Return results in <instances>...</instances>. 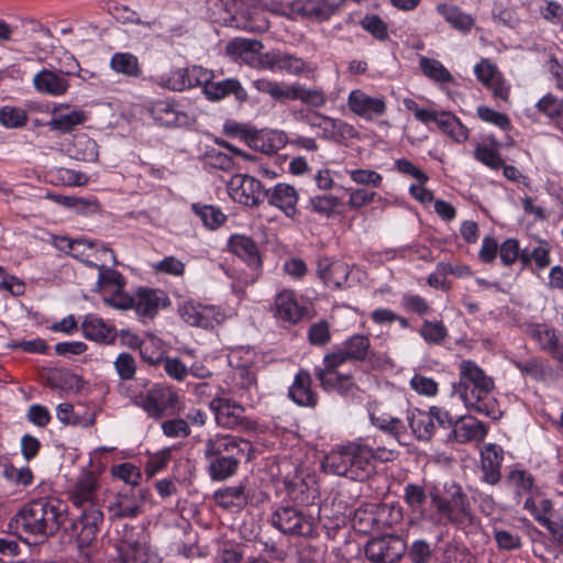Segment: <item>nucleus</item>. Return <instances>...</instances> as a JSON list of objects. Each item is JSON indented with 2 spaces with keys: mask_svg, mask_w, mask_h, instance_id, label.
<instances>
[{
  "mask_svg": "<svg viewBox=\"0 0 563 563\" xmlns=\"http://www.w3.org/2000/svg\"><path fill=\"white\" fill-rule=\"evenodd\" d=\"M394 450L378 446L376 449L361 442H349L334 446L322 462L327 473L363 482L374 472V461L389 462L397 457Z\"/></svg>",
  "mask_w": 563,
  "mask_h": 563,
  "instance_id": "nucleus-1",
  "label": "nucleus"
},
{
  "mask_svg": "<svg viewBox=\"0 0 563 563\" xmlns=\"http://www.w3.org/2000/svg\"><path fill=\"white\" fill-rule=\"evenodd\" d=\"M433 514H424L426 522L439 527L452 525L465 534H475L481 529V520L474 514L467 495L455 482H445L442 490L433 488L429 493Z\"/></svg>",
  "mask_w": 563,
  "mask_h": 563,
  "instance_id": "nucleus-2",
  "label": "nucleus"
},
{
  "mask_svg": "<svg viewBox=\"0 0 563 563\" xmlns=\"http://www.w3.org/2000/svg\"><path fill=\"white\" fill-rule=\"evenodd\" d=\"M433 514H424L426 522L439 527L452 525L465 534H475L481 529V520L474 514L467 495L455 482H445L442 490L433 488L429 493Z\"/></svg>",
  "mask_w": 563,
  "mask_h": 563,
  "instance_id": "nucleus-3",
  "label": "nucleus"
},
{
  "mask_svg": "<svg viewBox=\"0 0 563 563\" xmlns=\"http://www.w3.org/2000/svg\"><path fill=\"white\" fill-rule=\"evenodd\" d=\"M495 382L486 375L477 363L463 360L459 364V382L452 386V394L457 396L467 410L497 419L500 409L494 396Z\"/></svg>",
  "mask_w": 563,
  "mask_h": 563,
  "instance_id": "nucleus-4",
  "label": "nucleus"
},
{
  "mask_svg": "<svg viewBox=\"0 0 563 563\" xmlns=\"http://www.w3.org/2000/svg\"><path fill=\"white\" fill-rule=\"evenodd\" d=\"M67 520V505L58 498H38L25 504L11 519L16 533L47 538Z\"/></svg>",
  "mask_w": 563,
  "mask_h": 563,
  "instance_id": "nucleus-5",
  "label": "nucleus"
},
{
  "mask_svg": "<svg viewBox=\"0 0 563 563\" xmlns=\"http://www.w3.org/2000/svg\"><path fill=\"white\" fill-rule=\"evenodd\" d=\"M98 482L92 473L82 474L69 490V499L73 505L81 509L76 528L80 545L89 544L96 539L100 525L103 521V514L96 503Z\"/></svg>",
  "mask_w": 563,
  "mask_h": 563,
  "instance_id": "nucleus-6",
  "label": "nucleus"
},
{
  "mask_svg": "<svg viewBox=\"0 0 563 563\" xmlns=\"http://www.w3.org/2000/svg\"><path fill=\"white\" fill-rule=\"evenodd\" d=\"M249 442L229 434H214L205 442L203 457L208 462V474L212 481L222 482L238 472Z\"/></svg>",
  "mask_w": 563,
  "mask_h": 563,
  "instance_id": "nucleus-7",
  "label": "nucleus"
},
{
  "mask_svg": "<svg viewBox=\"0 0 563 563\" xmlns=\"http://www.w3.org/2000/svg\"><path fill=\"white\" fill-rule=\"evenodd\" d=\"M271 523L287 536L313 538L318 534L314 517L294 506L277 507L271 516Z\"/></svg>",
  "mask_w": 563,
  "mask_h": 563,
  "instance_id": "nucleus-8",
  "label": "nucleus"
},
{
  "mask_svg": "<svg viewBox=\"0 0 563 563\" xmlns=\"http://www.w3.org/2000/svg\"><path fill=\"white\" fill-rule=\"evenodd\" d=\"M407 421L412 433L418 440L429 441L438 428H451L453 424V417L448 410L438 406H432L429 410H421L418 408L408 410Z\"/></svg>",
  "mask_w": 563,
  "mask_h": 563,
  "instance_id": "nucleus-9",
  "label": "nucleus"
},
{
  "mask_svg": "<svg viewBox=\"0 0 563 563\" xmlns=\"http://www.w3.org/2000/svg\"><path fill=\"white\" fill-rule=\"evenodd\" d=\"M147 112L156 123L167 128L189 126L195 121L192 110L174 98L154 101Z\"/></svg>",
  "mask_w": 563,
  "mask_h": 563,
  "instance_id": "nucleus-10",
  "label": "nucleus"
},
{
  "mask_svg": "<svg viewBox=\"0 0 563 563\" xmlns=\"http://www.w3.org/2000/svg\"><path fill=\"white\" fill-rule=\"evenodd\" d=\"M180 397L177 391L167 385L156 384L135 398V404L151 418L158 419L172 409L178 408Z\"/></svg>",
  "mask_w": 563,
  "mask_h": 563,
  "instance_id": "nucleus-11",
  "label": "nucleus"
},
{
  "mask_svg": "<svg viewBox=\"0 0 563 563\" xmlns=\"http://www.w3.org/2000/svg\"><path fill=\"white\" fill-rule=\"evenodd\" d=\"M117 563H146L148 545L144 532L125 526L114 541Z\"/></svg>",
  "mask_w": 563,
  "mask_h": 563,
  "instance_id": "nucleus-12",
  "label": "nucleus"
},
{
  "mask_svg": "<svg viewBox=\"0 0 563 563\" xmlns=\"http://www.w3.org/2000/svg\"><path fill=\"white\" fill-rule=\"evenodd\" d=\"M369 350V336L356 333L333 346L332 351L325 354V361L330 366H342L351 362H363L366 360Z\"/></svg>",
  "mask_w": 563,
  "mask_h": 563,
  "instance_id": "nucleus-13",
  "label": "nucleus"
},
{
  "mask_svg": "<svg viewBox=\"0 0 563 563\" xmlns=\"http://www.w3.org/2000/svg\"><path fill=\"white\" fill-rule=\"evenodd\" d=\"M406 551L405 540L395 534L373 538L365 545V555L372 563H397Z\"/></svg>",
  "mask_w": 563,
  "mask_h": 563,
  "instance_id": "nucleus-14",
  "label": "nucleus"
},
{
  "mask_svg": "<svg viewBox=\"0 0 563 563\" xmlns=\"http://www.w3.org/2000/svg\"><path fill=\"white\" fill-rule=\"evenodd\" d=\"M346 104L349 110L356 117L372 122L387 112V100L382 95H369L363 89L350 91Z\"/></svg>",
  "mask_w": 563,
  "mask_h": 563,
  "instance_id": "nucleus-15",
  "label": "nucleus"
},
{
  "mask_svg": "<svg viewBox=\"0 0 563 563\" xmlns=\"http://www.w3.org/2000/svg\"><path fill=\"white\" fill-rule=\"evenodd\" d=\"M271 312L278 322L295 325L306 316L307 307L294 290L283 289L274 296Z\"/></svg>",
  "mask_w": 563,
  "mask_h": 563,
  "instance_id": "nucleus-16",
  "label": "nucleus"
},
{
  "mask_svg": "<svg viewBox=\"0 0 563 563\" xmlns=\"http://www.w3.org/2000/svg\"><path fill=\"white\" fill-rule=\"evenodd\" d=\"M146 492L129 488L113 494L108 499L107 510L111 519L135 518L142 512Z\"/></svg>",
  "mask_w": 563,
  "mask_h": 563,
  "instance_id": "nucleus-17",
  "label": "nucleus"
},
{
  "mask_svg": "<svg viewBox=\"0 0 563 563\" xmlns=\"http://www.w3.org/2000/svg\"><path fill=\"white\" fill-rule=\"evenodd\" d=\"M169 305V296L163 289L139 287L134 292L133 310L142 322L153 320L161 310L167 308Z\"/></svg>",
  "mask_w": 563,
  "mask_h": 563,
  "instance_id": "nucleus-18",
  "label": "nucleus"
},
{
  "mask_svg": "<svg viewBox=\"0 0 563 563\" xmlns=\"http://www.w3.org/2000/svg\"><path fill=\"white\" fill-rule=\"evenodd\" d=\"M229 196L238 203L254 207L257 206L263 198V186L256 178L245 175L235 174L227 184Z\"/></svg>",
  "mask_w": 563,
  "mask_h": 563,
  "instance_id": "nucleus-19",
  "label": "nucleus"
},
{
  "mask_svg": "<svg viewBox=\"0 0 563 563\" xmlns=\"http://www.w3.org/2000/svg\"><path fill=\"white\" fill-rule=\"evenodd\" d=\"M179 312L186 323L202 329H213L225 319V314L221 308L212 305L195 303L192 301L185 302L180 307Z\"/></svg>",
  "mask_w": 563,
  "mask_h": 563,
  "instance_id": "nucleus-20",
  "label": "nucleus"
},
{
  "mask_svg": "<svg viewBox=\"0 0 563 563\" xmlns=\"http://www.w3.org/2000/svg\"><path fill=\"white\" fill-rule=\"evenodd\" d=\"M345 0H294L289 2V20L313 18L318 21L330 19Z\"/></svg>",
  "mask_w": 563,
  "mask_h": 563,
  "instance_id": "nucleus-21",
  "label": "nucleus"
},
{
  "mask_svg": "<svg viewBox=\"0 0 563 563\" xmlns=\"http://www.w3.org/2000/svg\"><path fill=\"white\" fill-rule=\"evenodd\" d=\"M262 48L261 41L236 37L227 44L225 52L236 63L264 69L265 53H261Z\"/></svg>",
  "mask_w": 563,
  "mask_h": 563,
  "instance_id": "nucleus-22",
  "label": "nucleus"
},
{
  "mask_svg": "<svg viewBox=\"0 0 563 563\" xmlns=\"http://www.w3.org/2000/svg\"><path fill=\"white\" fill-rule=\"evenodd\" d=\"M477 80L492 91L495 99L507 102L510 95V85L498 70L497 66L488 58H482L474 66Z\"/></svg>",
  "mask_w": 563,
  "mask_h": 563,
  "instance_id": "nucleus-23",
  "label": "nucleus"
},
{
  "mask_svg": "<svg viewBox=\"0 0 563 563\" xmlns=\"http://www.w3.org/2000/svg\"><path fill=\"white\" fill-rule=\"evenodd\" d=\"M264 70L306 77H308L310 73L308 64L301 57L279 49L265 53Z\"/></svg>",
  "mask_w": 563,
  "mask_h": 563,
  "instance_id": "nucleus-24",
  "label": "nucleus"
},
{
  "mask_svg": "<svg viewBox=\"0 0 563 563\" xmlns=\"http://www.w3.org/2000/svg\"><path fill=\"white\" fill-rule=\"evenodd\" d=\"M70 256L92 267L101 265L102 257H110L114 261V252L101 241L88 239H74V246Z\"/></svg>",
  "mask_w": 563,
  "mask_h": 563,
  "instance_id": "nucleus-25",
  "label": "nucleus"
},
{
  "mask_svg": "<svg viewBox=\"0 0 563 563\" xmlns=\"http://www.w3.org/2000/svg\"><path fill=\"white\" fill-rule=\"evenodd\" d=\"M263 197H266L269 206L280 210L287 218H295L299 195L296 188L285 183H278L268 188Z\"/></svg>",
  "mask_w": 563,
  "mask_h": 563,
  "instance_id": "nucleus-26",
  "label": "nucleus"
},
{
  "mask_svg": "<svg viewBox=\"0 0 563 563\" xmlns=\"http://www.w3.org/2000/svg\"><path fill=\"white\" fill-rule=\"evenodd\" d=\"M223 147H225L232 155L222 153L217 150H211L206 154L207 163L218 169L231 172V170H241L244 169L243 163L252 162L254 156L236 148L235 146L222 142Z\"/></svg>",
  "mask_w": 563,
  "mask_h": 563,
  "instance_id": "nucleus-27",
  "label": "nucleus"
},
{
  "mask_svg": "<svg viewBox=\"0 0 563 563\" xmlns=\"http://www.w3.org/2000/svg\"><path fill=\"white\" fill-rule=\"evenodd\" d=\"M253 497L251 487L245 482L225 486L213 493L216 504L223 509H243Z\"/></svg>",
  "mask_w": 563,
  "mask_h": 563,
  "instance_id": "nucleus-28",
  "label": "nucleus"
},
{
  "mask_svg": "<svg viewBox=\"0 0 563 563\" xmlns=\"http://www.w3.org/2000/svg\"><path fill=\"white\" fill-rule=\"evenodd\" d=\"M482 481L489 485H496L501 478V463L504 450L496 443L484 444L481 449Z\"/></svg>",
  "mask_w": 563,
  "mask_h": 563,
  "instance_id": "nucleus-29",
  "label": "nucleus"
},
{
  "mask_svg": "<svg viewBox=\"0 0 563 563\" xmlns=\"http://www.w3.org/2000/svg\"><path fill=\"white\" fill-rule=\"evenodd\" d=\"M322 363L323 367L314 368V375L324 390H336L344 394L352 389L354 384L351 375L339 373L340 366H330L325 361V355Z\"/></svg>",
  "mask_w": 563,
  "mask_h": 563,
  "instance_id": "nucleus-30",
  "label": "nucleus"
},
{
  "mask_svg": "<svg viewBox=\"0 0 563 563\" xmlns=\"http://www.w3.org/2000/svg\"><path fill=\"white\" fill-rule=\"evenodd\" d=\"M32 82L37 92L52 97L64 96L70 87L69 80L65 76L47 68L36 73Z\"/></svg>",
  "mask_w": 563,
  "mask_h": 563,
  "instance_id": "nucleus-31",
  "label": "nucleus"
},
{
  "mask_svg": "<svg viewBox=\"0 0 563 563\" xmlns=\"http://www.w3.org/2000/svg\"><path fill=\"white\" fill-rule=\"evenodd\" d=\"M210 409L213 411L217 424L234 429L242 424L244 409L228 398L217 397L211 400Z\"/></svg>",
  "mask_w": 563,
  "mask_h": 563,
  "instance_id": "nucleus-32",
  "label": "nucleus"
},
{
  "mask_svg": "<svg viewBox=\"0 0 563 563\" xmlns=\"http://www.w3.org/2000/svg\"><path fill=\"white\" fill-rule=\"evenodd\" d=\"M431 122L435 123L438 129L455 143L462 144L468 140L467 126L453 112L435 110Z\"/></svg>",
  "mask_w": 563,
  "mask_h": 563,
  "instance_id": "nucleus-33",
  "label": "nucleus"
},
{
  "mask_svg": "<svg viewBox=\"0 0 563 563\" xmlns=\"http://www.w3.org/2000/svg\"><path fill=\"white\" fill-rule=\"evenodd\" d=\"M451 428L452 438L457 443L481 442L488 432L487 426L474 417H461L456 421L453 420Z\"/></svg>",
  "mask_w": 563,
  "mask_h": 563,
  "instance_id": "nucleus-34",
  "label": "nucleus"
},
{
  "mask_svg": "<svg viewBox=\"0 0 563 563\" xmlns=\"http://www.w3.org/2000/svg\"><path fill=\"white\" fill-rule=\"evenodd\" d=\"M231 253L240 257L247 266L262 267V257L256 242L245 234H232L228 241Z\"/></svg>",
  "mask_w": 563,
  "mask_h": 563,
  "instance_id": "nucleus-35",
  "label": "nucleus"
},
{
  "mask_svg": "<svg viewBox=\"0 0 563 563\" xmlns=\"http://www.w3.org/2000/svg\"><path fill=\"white\" fill-rule=\"evenodd\" d=\"M311 384L310 373L305 369L298 371L288 389V396L298 406L314 407L318 402V395L312 390Z\"/></svg>",
  "mask_w": 563,
  "mask_h": 563,
  "instance_id": "nucleus-36",
  "label": "nucleus"
},
{
  "mask_svg": "<svg viewBox=\"0 0 563 563\" xmlns=\"http://www.w3.org/2000/svg\"><path fill=\"white\" fill-rule=\"evenodd\" d=\"M80 328L84 336L93 342L111 343L115 339L114 327L93 313L85 316Z\"/></svg>",
  "mask_w": 563,
  "mask_h": 563,
  "instance_id": "nucleus-37",
  "label": "nucleus"
},
{
  "mask_svg": "<svg viewBox=\"0 0 563 563\" xmlns=\"http://www.w3.org/2000/svg\"><path fill=\"white\" fill-rule=\"evenodd\" d=\"M429 493L430 490L427 492L424 486L416 483H408L404 487L402 498L405 504L418 519L424 522V514H433L432 506L430 508L426 507L427 498H430Z\"/></svg>",
  "mask_w": 563,
  "mask_h": 563,
  "instance_id": "nucleus-38",
  "label": "nucleus"
},
{
  "mask_svg": "<svg viewBox=\"0 0 563 563\" xmlns=\"http://www.w3.org/2000/svg\"><path fill=\"white\" fill-rule=\"evenodd\" d=\"M318 274L329 288L338 289L346 283L350 268L346 263L341 261L321 260L318 262Z\"/></svg>",
  "mask_w": 563,
  "mask_h": 563,
  "instance_id": "nucleus-39",
  "label": "nucleus"
},
{
  "mask_svg": "<svg viewBox=\"0 0 563 563\" xmlns=\"http://www.w3.org/2000/svg\"><path fill=\"white\" fill-rule=\"evenodd\" d=\"M203 92L209 100H220L233 95L236 100L243 102L247 99V92L235 78H228L221 81H211L203 87Z\"/></svg>",
  "mask_w": 563,
  "mask_h": 563,
  "instance_id": "nucleus-40",
  "label": "nucleus"
},
{
  "mask_svg": "<svg viewBox=\"0 0 563 563\" xmlns=\"http://www.w3.org/2000/svg\"><path fill=\"white\" fill-rule=\"evenodd\" d=\"M86 121L85 112L81 110H69L66 104H60L53 111V118L48 122V126L53 131L68 133L75 126Z\"/></svg>",
  "mask_w": 563,
  "mask_h": 563,
  "instance_id": "nucleus-41",
  "label": "nucleus"
},
{
  "mask_svg": "<svg viewBox=\"0 0 563 563\" xmlns=\"http://www.w3.org/2000/svg\"><path fill=\"white\" fill-rule=\"evenodd\" d=\"M287 100H299L311 108H322L327 103L325 92L319 87H307L299 82L289 85Z\"/></svg>",
  "mask_w": 563,
  "mask_h": 563,
  "instance_id": "nucleus-42",
  "label": "nucleus"
},
{
  "mask_svg": "<svg viewBox=\"0 0 563 563\" xmlns=\"http://www.w3.org/2000/svg\"><path fill=\"white\" fill-rule=\"evenodd\" d=\"M357 135L355 128L342 119L327 117L323 131L319 132V136L327 141L343 143L354 139Z\"/></svg>",
  "mask_w": 563,
  "mask_h": 563,
  "instance_id": "nucleus-43",
  "label": "nucleus"
},
{
  "mask_svg": "<svg viewBox=\"0 0 563 563\" xmlns=\"http://www.w3.org/2000/svg\"><path fill=\"white\" fill-rule=\"evenodd\" d=\"M134 344L137 345L142 360L151 365L162 363L165 358L164 341L155 334L147 333L143 340L134 338Z\"/></svg>",
  "mask_w": 563,
  "mask_h": 563,
  "instance_id": "nucleus-44",
  "label": "nucleus"
},
{
  "mask_svg": "<svg viewBox=\"0 0 563 563\" xmlns=\"http://www.w3.org/2000/svg\"><path fill=\"white\" fill-rule=\"evenodd\" d=\"M109 66L115 74L129 78H139L143 73L139 57L130 52L114 53L110 58Z\"/></svg>",
  "mask_w": 563,
  "mask_h": 563,
  "instance_id": "nucleus-45",
  "label": "nucleus"
},
{
  "mask_svg": "<svg viewBox=\"0 0 563 563\" xmlns=\"http://www.w3.org/2000/svg\"><path fill=\"white\" fill-rule=\"evenodd\" d=\"M252 146L265 154H275L282 150L286 143V134L278 130H262L252 139Z\"/></svg>",
  "mask_w": 563,
  "mask_h": 563,
  "instance_id": "nucleus-46",
  "label": "nucleus"
},
{
  "mask_svg": "<svg viewBox=\"0 0 563 563\" xmlns=\"http://www.w3.org/2000/svg\"><path fill=\"white\" fill-rule=\"evenodd\" d=\"M70 156L77 161L95 163L99 157L97 142L85 133L74 136L73 143L68 148Z\"/></svg>",
  "mask_w": 563,
  "mask_h": 563,
  "instance_id": "nucleus-47",
  "label": "nucleus"
},
{
  "mask_svg": "<svg viewBox=\"0 0 563 563\" xmlns=\"http://www.w3.org/2000/svg\"><path fill=\"white\" fill-rule=\"evenodd\" d=\"M437 11L457 31L470 32L475 24V19L456 5L442 3L437 7Z\"/></svg>",
  "mask_w": 563,
  "mask_h": 563,
  "instance_id": "nucleus-48",
  "label": "nucleus"
},
{
  "mask_svg": "<svg viewBox=\"0 0 563 563\" xmlns=\"http://www.w3.org/2000/svg\"><path fill=\"white\" fill-rule=\"evenodd\" d=\"M153 82L163 89L170 91H184L190 89L188 80V68H175L169 71L156 75Z\"/></svg>",
  "mask_w": 563,
  "mask_h": 563,
  "instance_id": "nucleus-49",
  "label": "nucleus"
},
{
  "mask_svg": "<svg viewBox=\"0 0 563 563\" xmlns=\"http://www.w3.org/2000/svg\"><path fill=\"white\" fill-rule=\"evenodd\" d=\"M531 335L539 343L540 347L550 353V355L563 341V334L547 324H537L531 330Z\"/></svg>",
  "mask_w": 563,
  "mask_h": 563,
  "instance_id": "nucleus-50",
  "label": "nucleus"
},
{
  "mask_svg": "<svg viewBox=\"0 0 563 563\" xmlns=\"http://www.w3.org/2000/svg\"><path fill=\"white\" fill-rule=\"evenodd\" d=\"M102 258L103 261H100L101 265L92 266L99 271L97 286L104 292L107 291V288H110V290H112L118 287H124L123 276L118 271L107 267V264L109 262L115 263V260L112 261L110 260V257Z\"/></svg>",
  "mask_w": 563,
  "mask_h": 563,
  "instance_id": "nucleus-51",
  "label": "nucleus"
},
{
  "mask_svg": "<svg viewBox=\"0 0 563 563\" xmlns=\"http://www.w3.org/2000/svg\"><path fill=\"white\" fill-rule=\"evenodd\" d=\"M419 66L424 76L435 82H453V76L445 66L438 59L421 56Z\"/></svg>",
  "mask_w": 563,
  "mask_h": 563,
  "instance_id": "nucleus-52",
  "label": "nucleus"
},
{
  "mask_svg": "<svg viewBox=\"0 0 563 563\" xmlns=\"http://www.w3.org/2000/svg\"><path fill=\"white\" fill-rule=\"evenodd\" d=\"M49 175L55 184L68 187L86 186L89 183L87 174L66 167H55Z\"/></svg>",
  "mask_w": 563,
  "mask_h": 563,
  "instance_id": "nucleus-53",
  "label": "nucleus"
},
{
  "mask_svg": "<svg viewBox=\"0 0 563 563\" xmlns=\"http://www.w3.org/2000/svg\"><path fill=\"white\" fill-rule=\"evenodd\" d=\"M536 109L555 125L563 118V99L548 92L537 101Z\"/></svg>",
  "mask_w": 563,
  "mask_h": 563,
  "instance_id": "nucleus-54",
  "label": "nucleus"
},
{
  "mask_svg": "<svg viewBox=\"0 0 563 563\" xmlns=\"http://www.w3.org/2000/svg\"><path fill=\"white\" fill-rule=\"evenodd\" d=\"M510 363L525 376L534 380H543L548 375V367L540 358L531 356L526 360L511 358Z\"/></svg>",
  "mask_w": 563,
  "mask_h": 563,
  "instance_id": "nucleus-55",
  "label": "nucleus"
},
{
  "mask_svg": "<svg viewBox=\"0 0 563 563\" xmlns=\"http://www.w3.org/2000/svg\"><path fill=\"white\" fill-rule=\"evenodd\" d=\"M252 86L258 92L268 95L275 101L284 102L288 99L289 85H284L268 78H260L253 80Z\"/></svg>",
  "mask_w": 563,
  "mask_h": 563,
  "instance_id": "nucleus-56",
  "label": "nucleus"
},
{
  "mask_svg": "<svg viewBox=\"0 0 563 563\" xmlns=\"http://www.w3.org/2000/svg\"><path fill=\"white\" fill-rule=\"evenodd\" d=\"M418 332L427 343L434 345H441L449 335L442 321L424 320Z\"/></svg>",
  "mask_w": 563,
  "mask_h": 563,
  "instance_id": "nucleus-57",
  "label": "nucleus"
},
{
  "mask_svg": "<svg viewBox=\"0 0 563 563\" xmlns=\"http://www.w3.org/2000/svg\"><path fill=\"white\" fill-rule=\"evenodd\" d=\"M371 422L378 429L388 432L393 435L399 437L405 433L406 426L399 418L393 417L389 413L376 415L375 412L369 413Z\"/></svg>",
  "mask_w": 563,
  "mask_h": 563,
  "instance_id": "nucleus-58",
  "label": "nucleus"
},
{
  "mask_svg": "<svg viewBox=\"0 0 563 563\" xmlns=\"http://www.w3.org/2000/svg\"><path fill=\"white\" fill-rule=\"evenodd\" d=\"M520 261L525 265L534 262L539 269H543L550 265V249L545 242L533 249H525L521 251Z\"/></svg>",
  "mask_w": 563,
  "mask_h": 563,
  "instance_id": "nucleus-59",
  "label": "nucleus"
},
{
  "mask_svg": "<svg viewBox=\"0 0 563 563\" xmlns=\"http://www.w3.org/2000/svg\"><path fill=\"white\" fill-rule=\"evenodd\" d=\"M194 212L201 219L203 224L209 229H217L227 220V216L213 206L192 205Z\"/></svg>",
  "mask_w": 563,
  "mask_h": 563,
  "instance_id": "nucleus-60",
  "label": "nucleus"
},
{
  "mask_svg": "<svg viewBox=\"0 0 563 563\" xmlns=\"http://www.w3.org/2000/svg\"><path fill=\"white\" fill-rule=\"evenodd\" d=\"M2 476L7 482L19 487H27L33 482V472L29 466L15 467L12 464L4 465Z\"/></svg>",
  "mask_w": 563,
  "mask_h": 563,
  "instance_id": "nucleus-61",
  "label": "nucleus"
},
{
  "mask_svg": "<svg viewBox=\"0 0 563 563\" xmlns=\"http://www.w3.org/2000/svg\"><path fill=\"white\" fill-rule=\"evenodd\" d=\"M507 483L518 496H521L522 494L531 492L534 479L529 472L515 468L508 473Z\"/></svg>",
  "mask_w": 563,
  "mask_h": 563,
  "instance_id": "nucleus-62",
  "label": "nucleus"
},
{
  "mask_svg": "<svg viewBox=\"0 0 563 563\" xmlns=\"http://www.w3.org/2000/svg\"><path fill=\"white\" fill-rule=\"evenodd\" d=\"M477 117L485 123L492 124L503 131H509L512 125L507 114L496 111L487 106H478L476 109Z\"/></svg>",
  "mask_w": 563,
  "mask_h": 563,
  "instance_id": "nucleus-63",
  "label": "nucleus"
},
{
  "mask_svg": "<svg viewBox=\"0 0 563 563\" xmlns=\"http://www.w3.org/2000/svg\"><path fill=\"white\" fill-rule=\"evenodd\" d=\"M493 534L499 550L515 551L522 545L521 538L515 530L494 527Z\"/></svg>",
  "mask_w": 563,
  "mask_h": 563,
  "instance_id": "nucleus-64",
  "label": "nucleus"
}]
</instances>
